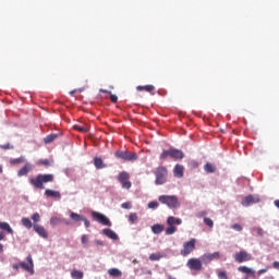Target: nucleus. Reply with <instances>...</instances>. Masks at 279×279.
I'll return each instance as SVG.
<instances>
[{"mask_svg":"<svg viewBox=\"0 0 279 279\" xmlns=\"http://www.w3.org/2000/svg\"><path fill=\"white\" fill-rule=\"evenodd\" d=\"M88 241H89L88 235L83 234V235L81 236V243H82V245H88Z\"/></svg>","mask_w":279,"mask_h":279,"instance_id":"a19ab883","label":"nucleus"},{"mask_svg":"<svg viewBox=\"0 0 279 279\" xmlns=\"http://www.w3.org/2000/svg\"><path fill=\"white\" fill-rule=\"evenodd\" d=\"M158 199L160 204H165L168 208H180V201L175 195H161Z\"/></svg>","mask_w":279,"mask_h":279,"instance_id":"7ed1b4c3","label":"nucleus"},{"mask_svg":"<svg viewBox=\"0 0 279 279\" xmlns=\"http://www.w3.org/2000/svg\"><path fill=\"white\" fill-rule=\"evenodd\" d=\"M34 169V167L32 166V163L26 162L24 165V167H22L19 171H17V175L19 178H23V175H27V173H29V171H32Z\"/></svg>","mask_w":279,"mask_h":279,"instance_id":"4468645a","label":"nucleus"},{"mask_svg":"<svg viewBox=\"0 0 279 279\" xmlns=\"http://www.w3.org/2000/svg\"><path fill=\"white\" fill-rule=\"evenodd\" d=\"M32 220L34 221V223H38L40 221V214L38 213L33 214Z\"/></svg>","mask_w":279,"mask_h":279,"instance_id":"37998d69","label":"nucleus"},{"mask_svg":"<svg viewBox=\"0 0 279 279\" xmlns=\"http://www.w3.org/2000/svg\"><path fill=\"white\" fill-rule=\"evenodd\" d=\"M92 217L98 221V223H101L102 226H112V222H110V219L106 217L104 214L93 211Z\"/></svg>","mask_w":279,"mask_h":279,"instance_id":"9b49d317","label":"nucleus"},{"mask_svg":"<svg viewBox=\"0 0 279 279\" xmlns=\"http://www.w3.org/2000/svg\"><path fill=\"white\" fill-rule=\"evenodd\" d=\"M170 158L173 160H182L184 158V151L178 148H170Z\"/></svg>","mask_w":279,"mask_h":279,"instance_id":"ddd939ff","label":"nucleus"},{"mask_svg":"<svg viewBox=\"0 0 279 279\" xmlns=\"http://www.w3.org/2000/svg\"><path fill=\"white\" fill-rule=\"evenodd\" d=\"M235 263H247L253 259L252 254L247 251H240L233 255Z\"/></svg>","mask_w":279,"mask_h":279,"instance_id":"423d86ee","label":"nucleus"},{"mask_svg":"<svg viewBox=\"0 0 279 279\" xmlns=\"http://www.w3.org/2000/svg\"><path fill=\"white\" fill-rule=\"evenodd\" d=\"M45 196L52 197L53 199H62V194L60 193V191L49 189L45 191Z\"/></svg>","mask_w":279,"mask_h":279,"instance_id":"2eb2a0df","label":"nucleus"},{"mask_svg":"<svg viewBox=\"0 0 279 279\" xmlns=\"http://www.w3.org/2000/svg\"><path fill=\"white\" fill-rule=\"evenodd\" d=\"M0 230H4L5 232H8V234H14V230L12 229V227H10V223L8 222L0 221Z\"/></svg>","mask_w":279,"mask_h":279,"instance_id":"aec40b11","label":"nucleus"},{"mask_svg":"<svg viewBox=\"0 0 279 279\" xmlns=\"http://www.w3.org/2000/svg\"><path fill=\"white\" fill-rule=\"evenodd\" d=\"M25 162V157H19V158H15V159H11L10 163L11 165H21Z\"/></svg>","mask_w":279,"mask_h":279,"instance_id":"72a5a7b5","label":"nucleus"},{"mask_svg":"<svg viewBox=\"0 0 279 279\" xmlns=\"http://www.w3.org/2000/svg\"><path fill=\"white\" fill-rule=\"evenodd\" d=\"M151 230L154 234H160L165 230V227L162 225H154Z\"/></svg>","mask_w":279,"mask_h":279,"instance_id":"c85d7f7f","label":"nucleus"},{"mask_svg":"<svg viewBox=\"0 0 279 279\" xmlns=\"http://www.w3.org/2000/svg\"><path fill=\"white\" fill-rule=\"evenodd\" d=\"M70 219H72V221L78 222L82 221L84 219V216L77 214V213H70Z\"/></svg>","mask_w":279,"mask_h":279,"instance_id":"393cba45","label":"nucleus"},{"mask_svg":"<svg viewBox=\"0 0 279 279\" xmlns=\"http://www.w3.org/2000/svg\"><path fill=\"white\" fill-rule=\"evenodd\" d=\"M71 276L73 279H82L84 278V272L80 270H72Z\"/></svg>","mask_w":279,"mask_h":279,"instance_id":"2f4dec72","label":"nucleus"},{"mask_svg":"<svg viewBox=\"0 0 279 279\" xmlns=\"http://www.w3.org/2000/svg\"><path fill=\"white\" fill-rule=\"evenodd\" d=\"M74 130H77V132H82L83 134H86V132H88V130H90V129L86 124L83 126L80 124H75Z\"/></svg>","mask_w":279,"mask_h":279,"instance_id":"cd10ccee","label":"nucleus"},{"mask_svg":"<svg viewBox=\"0 0 279 279\" xmlns=\"http://www.w3.org/2000/svg\"><path fill=\"white\" fill-rule=\"evenodd\" d=\"M53 174L48 173L37 174L36 177L29 178L28 182L31 186H34V189H39V191H43L45 189V184H49V182H53Z\"/></svg>","mask_w":279,"mask_h":279,"instance_id":"f257e3e1","label":"nucleus"},{"mask_svg":"<svg viewBox=\"0 0 279 279\" xmlns=\"http://www.w3.org/2000/svg\"><path fill=\"white\" fill-rule=\"evenodd\" d=\"M22 226H24V228H27V230H32V228H34V225L32 223V220H29V218H22Z\"/></svg>","mask_w":279,"mask_h":279,"instance_id":"bb28decb","label":"nucleus"},{"mask_svg":"<svg viewBox=\"0 0 279 279\" xmlns=\"http://www.w3.org/2000/svg\"><path fill=\"white\" fill-rule=\"evenodd\" d=\"M26 262H21L20 267L24 269V271H28V274H34V259L32 255H27Z\"/></svg>","mask_w":279,"mask_h":279,"instance_id":"1a4fd4ad","label":"nucleus"},{"mask_svg":"<svg viewBox=\"0 0 279 279\" xmlns=\"http://www.w3.org/2000/svg\"><path fill=\"white\" fill-rule=\"evenodd\" d=\"M0 252H3V244H0Z\"/></svg>","mask_w":279,"mask_h":279,"instance_id":"e2e57ef3","label":"nucleus"},{"mask_svg":"<svg viewBox=\"0 0 279 279\" xmlns=\"http://www.w3.org/2000/svg\"><path fill=\"white\" fill-rule=\"evenodd\" d=\"M94 166L96 169H106V163L104 162V159L101 157H95L94 158Z\"/></svg>","mask_w":279,"mask_h":279,"instance_id":"6ab92c4d","label":"nucleus"},{"mask_svg":"<svg viewBox=\"0 0 279 279\" xmlns=\"http://www.w3.org/2000/svg\"><path fill=\"white\" fill-rule=\"evenodd\" d=\"M136 90H145L146 93H154L156 90V87L154 85H145V86H137Z\"/></svg>","mask_w":279,"mask_h":279,"instance_id":"5701e85b","label":"nucleus"},{"mask_svg":"<svg viewBox=\"0 0 279 279\" xmlns=\"http://www.w3.org/2000/svg\"><path fill=\"white\" fill-rule=\"evenodd\" d=\"M95 243L96 245H104V242H101L100 240H96Z\"/></svg>","mask_w":279,"mask_h":279,"instance_id":"052dcab7","label":"nucleus"},{"mask_svg":"<svg viewBox=\"0 0 279 279\" xmlns=\"http://www.w3.org/2000/svg\"><path fill=\"white\" fill-rule=\"evenodd\" d=\"M169 226H170V227H168V228L166 229V234H168V235H170V234H175L178 228L174 227V226H172V225H169Z\"/></svg>","mask_w":279,"mask_h":279,"instance_id":"f704fd0d","label":"nucleus"},{"mask_svg":"<svg viewBox=\"0 0 279 279\" xmlns=\"http://www.w3.org/2000/svg\"><path fill=\"white\" fill-rule=\"evenodd\" d=\"M155 184L157 186H160L162 184H167V178L169 177V170H167V167L159 166L155 169Z\"/></svg>","mask_w":279,"mask_h":279,"instance_id":"f03ea898","label":"nucleus"},{"mask_svg":"<svg viewBox=\"0 0 279 279\" xmlns=\"http://www.w3.org/2000/svg\"><path fill=\"white\" fill-rule=\"evenodd\" d=\"M38 165H43L44 167H51V160L41 159V160L38 161Z\"/></svg>","mask_w":279,"mask_h":279,"instance_id":"4c0bfd02","label":"nucleus"},{"mask_svg":"<svg viewBox=\"0 0 279 279\" xmlns=\"http://www.w3.org/2000/svg\"><path fill=\"white\" fill-rule=\"evenodd\" d=\"M169 157L171 158V148L161 153L160 160H167Z\"/></svg>","mask_w":279,"mask_h":279,"instance_id":"473e14b6","label":"nucleus"},{"mask_svg":"<svg viewBox=\"0 0 279 279\" xmlns=\"http://www.w3.org/2000/svg\"><path fill=\"white\" fill-rule=\"evenodd\" d=\"M121 208H124L125 210H130L132 208V203L126 202L121 205Z\"/></svg>","mask_w":279,"mask_h":279,"instance_id":"49530a36","label":"nucleus"},{"mask_svg":"<svg viewBox=\"0 0 279 279\" xmlns=\"http://www.w3.org/2000/svg\"><path fill=\"white\" fill-rule=\"evenodd\" d=\"M58 223H65V226H71V222L62 218H58V217L50 218V226H58Z\"/></svg>","mask_w":279,"mask_h":279,"instance_id":"a211bd4d","label":"nucleus"},{"mask_svg":"<svg viewBox=\"0 0 279 279\" xmlns=\"http://www.w3.org/2000/svg\"><path fill=\"white\" fill-rule=\"evenodd\" d=\"M274 205L276 206V208L279 209V199H276V201L274 202Z\"/></svg>","mask_w":279,"mask_h":279,"instance_id":"bf43d9fd","label":"nucleus"},{"mask_svg":"<svg viewBox=\"0 0 279 279\" xmlns=\"http://www.w3.org/2000/svg\"><path fill=\"white\" fill-rule=\"evenodd\" d=\"M1 149H13V147L10 144L1 145Z\"/></svg>","mask_w":279,"mask_h":279,"instance_id":"603ef678","label":"nucleus"},{"mask_svg":"<svg viewBox=\"0 0 279 279\" xmlns=\"http://www.w3.org/2000/svg\"><path fill=\"white\" fill-rule=\"evenodd\" d=\"M56 138H58V134L52 133V134H50V135H47V136L44 138V143H46V145H49V143H53V141H56Z\"/></svg>","mask_w":279,"mask_h":279,"instance_id":"a878e982","label":"nucleus"},{"mask_svg":"<svg viewBox=\"0 0 279 279\" xmlns=\"http://www.w3.org/2000/svg\"><path fill=\"white\" fill-rule=\"evenodd\" d=\"M220 257H221V254L219 252L206 253L201 257V262L204 265H209V263H213V260H219Z\"/></svg>","mask_w":279,"mask_h":279,"instance_id":"0eeeda50","label":"nucleus"},{"mask_svg":"<svg viewBox=\"0 0 279 279\" xmlns=\"http://www.w3.org/2000/svg\"><path fill=\"white\" fill-rule=\"evenodd\" d=\"M114 156L119 160H124V162H134V160H138V155L136 153H130L128 150H117Z\"/></svg>","mask_w":279,"mask_h":279,"instance_id":"20e7f679","label":"nucleus"},{"mask_svg":"<svg viewBox=\"0 0 279 279\" xmlns=\"http://www.w3.org/2000/svg\"><path fill=\"white\" fill-rule=\"evenodd\" d=\"M100 93H106L108 95H111V92L110 90H107V89H100Z\"/></svg>","mask_w":279,"mask_h":279,"instance_id":"13d9d810","label":"nucleus"},{"mask_svg":"<svg viewBox=\"0 0 279 279\" xmlns=\"http://www.w3.org/2000/svg\"><path fill=\"white\" fill-rule=\"evenodd\" d=\"M258 276H262V274H267V268H264V269H259L257 271Z\"/></svg>","mask_w":279,"mask_h":279,"instance_id":"864d4df0","label":"nucleus"},{"mask_svg":"<svg viewBox=\"0 0 279 279\" xmlns=\"http://www.w3.org/2000/svg\"><path fill=\"white\" fill-rule=\"evenodd\" d=\"M162 256L160 254L153 253L149 255V260H160Z\"/></svg>","mask_w":279,"mask_h":279,"instance_id":"ea45409f","label":"nucleus"},{"mask_svg":"<svg viewBox=\"0 0 279 279\" xmlns=\"http://www.w3.org/2000/svg\"><path fill=\"white\" fill-rule=\"evenodd\" d=\"M110 100L112 104H117V101H119V97H117V95L110 94Z\"/></svg>","mask_w":279,"mask_h":279,"instance_id":"de8ad7c7","label":"nucleus"},{"mask_svg":"<svg viewBox=\"0 0 279 279\" xmlns=\"http://www.w3.org/2000/svg\"><path fill=\"white\" fill-rule=\"evenodd\" d=\"M129 221L130 223H136V221H138V215H136V213L130 214Z\"/></svg>","mask_w":279,"mask_h":279,"instance_id":"c9c22d12","label":"nucleus"},{"mask_svg":"<svg viewBox=\"0 0 279 279\" xmlns=\"http://www.w3.org/2000/svg\"><path fill=\"white\" fill-rule=\"evenodd\" d=\"M121 184H122V189H126V190L132 189V182L130 181H123Z\"/></svg>","mask_w":279,"mask_h":279,"instance_id":"c03bdc74","label":"nucleus"},{"mask_svg":"<svg viewBox=\"0 0 279 279\" xmlns=\"http://www.w3.org/2000/svg\"><path fill=\"white\" fill-rule=\"evenodd\" d=\"M253 230H255L257 236H265V231L260 227H256Z\"/></svg>","mask_w":279,"mask_h":279,"instance_id":"58836bf2","label":"nucleus"},{"mask_svg":"<svg viewBox=\"0 0 279 279\" xmlns=\"http://www.w3.org/2000/svg\"><path fill=\"white\" fill-rule=\"evenodd\" d=\"M159 204L157 201H153L150 203H148V208H150L151 210L158 208Z\"/></svg>","mask_w":279,"mask_h":279,"instance_id":"79ce46f5","label":"nucleus"},{"mask_svg":"<svg viewBox=\"0 0 279 279\" xmlns=\"http://www.w3.org/2000/svg\"><path fill=\"white\" fill-rule=\"evenodd\" d=\"M102 234L105 236H108V239H112L113 241H117L119 239V235L112 230V229H104Z\"/></svg>","mask_w":279,"mask_h":279,"instance_id":"dca6fc26","label":"nucleus"},{"mask_svg":"<svg viewBox=\"0 0 279 279\" xmlns=\"http://www.w3.org/2000/svg\"><path fill=\"white\" fill-rule=\"evenodd\" d=\"M82 221L84 222L85 228H90V221H88V219L83 217Z\"/></svg>","mask_w":279,"mask_h":279,"instance_id":"3c124183","label":"nucleus"},{"mask_svg":"<svg viewBox=\"0 0 279 279\" xmlns=\"http://www.w3.org/2000/svg\"><path fill=\"white\" fill-rule=\"evenodd\" d=\"M109 276H112V278H121L123 276V272L119 270V268H111L108 270Z\"/></svg>","mask_w":279,"mask_h":279,"instance_id":"4be33fe9","label":"nucleus"},{"mask_svg":"<svg viewBox=\"0 0 279 279\" xmlns=\"http://www.w3.org/2000/svg\"><path fill=\"white\" fill-rule=\"evenodd\" d=\"M272 267L274 269H279V262H274Z\"/></svg>","mask_w":279,"mask_h":279,"instance_id":"5fc2aeb1","label":"nucleus"},{"mask_svg":"<svg viewBox=\"0 0 279 279\" xmlns=\"http://www.w3.org/2000/svg\"><path fill=\"white\" fill-rule=\"evenodd\" d=\"M238 271H241V274H254V270L247 266L238 267Z\"/></svg>","mask_w":279,"mask_h":279,"instance_id":"7c9ffc66","label":"nucleus"},{"mask_svg":"<svg viewBox=\"0 0 279 279\" xmlns=\"http://www.w3.org/2000/svg\"><path fill=\"white\" fill-rule=\"evenodd\" d=\"M167 223L168 226H173V223H175L177 226H182V219L170 216L167 219Z\"/></svg>","mask_w":279,"mask_h":279,"instance_id":"412c9836","label":"nucleus"},{"mask_svg":"<svg viewBox=\"0 0 279 279\" xmlns=\"http://www.w3.org/2000/svg\"><path fill=\"white\" fill-rule=\"evenodd\" d=\"M202 259L198 258H191L187 260V267L191 269V271H202L203 266H202Z\"/></svg>","mask_w":279,"mask_h":279,"instance_id":"6e6552de","label":"nucleus"},{"mask_svg":"<svg viewBox=\"0 0 279 279\" xmlns=\"http://www.w3.org/2000/svg\"><path fill=\"white\" fill-rule=\"evenodd\" d=\"M204 223L205 226H208V228H213L215 226V222L213 221V219L207 217L204 218Z\"/></svg>","mask_w":279,"mask_h":279,"instance_id":"e433bc0d","label":"nucleus"},{"mask_svg":"<svg viewBox=\"0 0 279 279\" xmlns=\"http://www.w3.org/2000/svg\"><path fill=\"white\" fill-rule=\"evenodd\" d=\"M232 230H235L236 232H241L243 230V227L239 223H234L231 226Z\"/></svg>","mask_w":279,"mask_h":279,"instance_id":"a18cd8bd","label":"nucleus"},{"mask_svg":"<svg viewBox=\"0 0 279 279\" xmlns=\"http://www.w3.org/2000/svg\"><path fill=\"white\" fill-rule=\"evenodd\" d=\"M75 93H77V90H76V89L71 90V92H70V95H75Z\"/></svg>","mask_w":279,"mask_h":279,"instance_id":"680f3d73","label":"nucleus"},{"mask_svg":"<svg viewBox=\"0 0 279 279\" xmlns=\"http://www.w3.org/2000/svg\"><path fill=\"white\" fill-rule=\"evenodd\" d=\"M128 180H130V173L125 171L121 172L118 177V181L120 182V184L123 182H128Z\"/></svg>","mask_w":279,"mask_h":279,"instance_id":"b1692460","label":"nucleus"},{"mask_svg":"<svg viewBox=\"0 0 279 279\" xmlns=\"http://www.w3.org/2000/svg\"><path fill=\"white\" fill-rule=\"evenodd\" d=\"M204 169L206 171V173H215V171H217V168L214 167L213 163L208 162L204 166Z\"/></svg>","mask_w":279,"mask_h":279,"instance_id":"c756f323","label":"nucleus"},{"mask_svg":"<svg viewBox=\"0 0 279 279\" xmlns=\"http://www.w3.org/2000/svg\"><path fill=\"white\" fill-rule=\"evenodd\" d=\"M12 267H13V269H15L16 271H19V267H21V264H13Z\"/></svg>","mask_w":279,"mask_h":279,"instance_id":"6e6d98bb","label":"nucleus"},{"mask_svg":"<svg viewBox=\"0 0 279 279\" xmlns=\"http://www.w3.org/2000/svg\"><path fill=\"white\" fill-rule=\"evenodd\" d=\"M0 173H3V167L0 166Z\"/></svg>","mask_w":279,"mask_h":279,"instance_id":"0e129e2a","label":"nucleus"},{"mask_svg":"<svg viewBox=\"0 0 279 279\" xmlns=\"http://www.w3.org/2000/svg\"><path fill=\"white\" fill-rule=\"evenodd\" d=\"M0 241H5V233H0Z\"/></svg>","mask_w":279,"mask_h":279,"instance_id":"4d7b16f0","label":"nucleus"},{"mask_svg":"<svg viewBox=\"0 0 279 279\" xmlns=\"http://www.w3.org/2000/svg\"><path fill=\"white\" fill-rule=\"evenodd\" d=\"M33 229L36 233H38L39 236H41V239H49V233H47V229H45V227L34 223Z\"/></svg>","mask_w":279,"mask_h":279,"instance_id":"f8f14e48","label":"nucleus"},{"mask_svg":"<svg viewBox=\"0 0 279 279\" xmlns=\"http://www.w3.org/2000/svg\"><path fill=\"white\" fill-rule=\"evenodd\" d=\"M218 278H219V279H228V275L226 274V271H220V272L218 274Z\"/></svg>","mask_w":279,"mask_h":279,"instance_id":"09e8293b","label":"nucleus"},{"mask_svg":"<svg viewBox=\"0 0 279 279\" xmlns=\"http://www.w3.org/2000/svg\"><path fill=\"white\" fill-rule=\"evenodd\" d=\"M175 178H184V166L177 165L173 170Z\"/></svg>","mask_w":279,"mask_h":279,"instance_id":"f3484780","label":"nucleus"},{"mask_svg":"<svg viewBox=\"0 0 279 279\" xmlns=\"http://www.w3.org/2000/svg\"><path fill=\"white\" fill-rule=\"evenodd\" d=\"M259 203H260V196L258 195L250 194L242 199V206H244V208H247V206H250L251 204H259Z\"/></svg>","mask_w":279,"mask_h":279,"instance_id":"9d476101","label":"nucleus"},{"mask_svg":"<svg viewBox=\"0 0 279 279\" xmlns=\"http://www.w3.org/2000/svg\"><path fill=\"white\" fill-rule=\"evenodd\" d=\"M197 243V240L191 239L187 242L183 243V250H181V256H189L192 252L195 250V244Z\"/></svg>","mask_w":279,"mask_h":279,"instance_id":"39448f33","label":"nucleus"},{"mask_svg":"<svg viewBox=\"0 0 279 279\" xmlns=\"http://www.w3.org/2000/svg\"><path fill=\"white\" fill-rule=\"evenodd\" d=\"M206 215H208V211L203 210V211H199L196 216L198 217V219H202V217H206Z\"/></svg>","mask_w":279,"mask_h":279,"instance_id":"8fccbe9b","label":"nucleus"}]
</instances>
